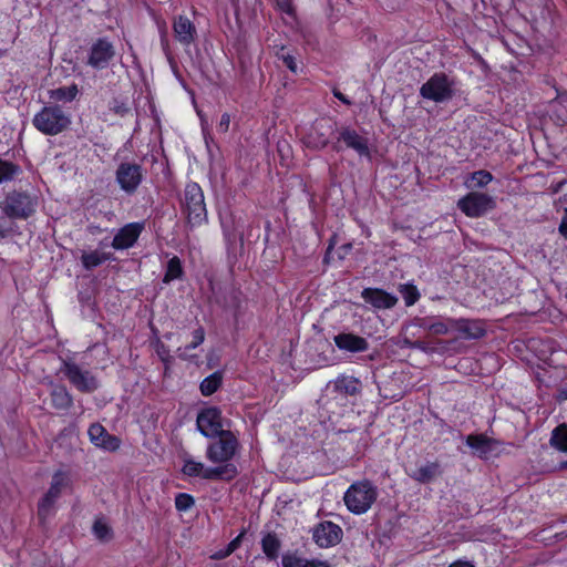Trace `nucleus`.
Returning <instances> with one entry per match:
<instances>
[{"mask_svg": "<svg viewBox=\"0 0 567 567\" xmlns=\"http://www.w3.org/2000/svg\"><path fill=\"white\" fill-rule=\"evenodd\" d=\"M184 476L197 477L206 481H230L237 475V468L233 464L206 466L203 462L196 461L190 455L183 456L181 468Z\"/></svg>", "mask_w": 567, "mask_h": 567, "instance_id": "obj_1", "label": "nucleus"}, {"mask_svg": "<svg viewBox=\"0 0 567 567\" xmlns=\"http://www.w3.org/2000/svg\"><path fill=\"white\" fill-rule=\"evenodd\" d=\"M33 126L44 135H58L71 125V116L56 104L45 105L32 118Z\"/></svg>", "mask_w": 567, "mask_h": 567, "instance_id": "obj_2", "label": "nucleus"}, {"mask_svg": "<svg viewBox=\"0 0 567 567\" xmlns=\"http://www.w3.org/2000/svg\"><path fill=\"white\" fill-rule=\"evenodd\" d=\"M378 497V488L368 480L354 482L346 491L343 501L347 508L355 515L367 513Z\"/></svg>", "mask_w": 567, "mask_h": 567, "instance_id": "obj_3", "label": "nucleus"}, {"mask_svg": "<svg viewBox=\"0 0 567 567\" xmlns=\"http://www.w3.org/2000/svg\"><path fill=\"white\" fill-rule=\"evenodd\" d=\"M184 210L187 214L188 221L195 226L200 225L207 218V210L204 200V194L200 186L196 183L186 185L183 198Z\"/></svg>", "mask_w": 567, "mask_h": 567, "instance_id": "obj_4", "label": "nucleus"}, {"mask_svg": "<svg viewBox=\"0 0 567 567\" xmlns=\"http://www.w3.org/2000/svg\"><path fill=\"white\" fill-rule=\"evenodd\" d=\"M37 207L35 198L25 193H9L0 204L2 212L10 218L25 219L32 215Z\"/></svg>", "mask_w": 567, "mask_h": 567, "instance_id": "obj_5", "label": "nucleus"}, {"mask_svg": "<svg viewBox=\"0 0 567 567\" xmlns=\"http://www.w3.org/2000/svg\"><path fill=\"white\" fill-rule=\"evenodd\" d=\"M219 439L207 446L206 457L212 463L220 465L230 464L238 449V440L230 431L217 435Z\"/></svg>", "mask_w": 567, "mask_h": 567, "instance_id": "obj_6", "label": "nucleus"}, {"mask_svg": "<svg viewBox=\"0 0 567 567\" xmlns=\"http://www.w3.org/2000/svg\"><path fill=\"white\" fill-rule=\"evenodd\" d=\"M422 97L443 103L453 96V82L444 73H435L420 89Z\"/></svg>", "mask_w": 567, "mask_h": 567, "instance_id": "obj_7", "label": "nucleus"}, {"mask_svg": "<svg viewBox=\"0 0 567 567\" xmlns=\"http://www.w3.org/2000/svg\"><path fill=\"white\" fill-rule=\"evenodd\" d=\"M495 199L484 193L472 192L460 198L457 207L467 217L477 218L495 208Z\"/></svg>", "mask_w": 567, "mask_h": 567, "instance_id": "obj_8", "label": "nucleus"}, {"mask_svg": "<svg viewBox=\"0 0 567 567\" xmlns=\"http://www.w3.org/2000/svg\"><path fill=\"white\" fill-rule=\"evenodd\" d=\"M68 483L66 475L62 472H58L53 475L51 485L39 502L38 505V515L42 522H45L54 514V505L58 498L60 497L62 489L65 487Z\"/></svg>", "mask_w": 567, "mask_h": 567, "instance_id": "obj_9", "label": "nucleus"}, {"mask_svg": "<svg viewBox=\"0 0 567 567\" xmlns=\"http://www.w3.org/2000/svg\"><path fill=\"white\" fill-rule=\"evenodd\" d=\"M61 371L70 383L81 392H93L99 388L96 378L89 371L82 369L74 362L64 361Z\"/></svg>", "mask_w": 567, "mask_h": 567, "instance_id": "obj_10", "label": "nucleus"}, {"mask_svg": "<svg viewBox=\"0 0 567 567\" xmlns=\"http://www.w3.org/2000/svg\"><path fill=\"white\" fill-rule=\"evenodd\" d=\"M144 177L143 168L135 163L125 162L116 169V182L122 190L127 194L136 192Z\"/></svg>", "mask_w": 567, "mask_h": 567, "instance_id": "obj_11", "label": "nucleus"}, {"mask_svg": "<svg viewBox=\"0 0 567 567\" xmlns=\"http://www.w3.org/2000/svg\"><path fill=\"white\" fill-rule=\"evenodd\" d=\"M196 424L198 431L206 437H216L226 432L223 430L221 412L215 406L200 411L197 415Z\"/></svg>", "mask_w": 567, "mask_h": 567, "instance_id": "obj_12", "label": "nucleus"}, {"mask_svg": "<svg viewBox=\"0 0 567 567\" xmlns=\"http://www.w3.org/2000/svg\"><path fill=\"white\" fill-rule=\"evenodd\" d=\"M114 56V45L107 39L101 38L91 45L87 53V64L95 70H103L109 66Z\"/></svg>", "mask_w": 567, "mask_h": 567, "instance_id": "obj_13", "label": "nucleus"}, {"mask_svg": "<svg viewBox=\"0 0 567 567\" xmlns=\"http://www.w3.org/2000/svg\"><path fill=\"white\" fill-rule=\"evenodd\" d=\"M333 131L334 125L330 120H319L305 136V144L310 148L321 150L328 145Z\"/></svg>", "mask_w": 567, "mask_h": 567, "instance_id": "obj_14", "label": "nucleus"}, {"mask_svg": "<svg viewBox=\"0 0 567 567\" xmlns=\"http://www.w3.org/2000/svg\"><path fill=\"white\" fill-rule=\"evenodd\" d=\"M342 529L339 525L326 520L315 526L312 538L319 547L328 548L339 544L342 539Z\"/></svg>", "mask_w": 567, "mask_h": 567, "instance_id": "obj_15", "label": "nucleus"}, {"mask_svg": "<svg viewBox=\"0 0 567 567\" xmlns=\"http://www.w3.org/2000/svg\"><path fill=\"white\" fill-rule=\"evenodd\" d=\"M449 322L453 330L457 331L460 338L466 340H477L485 336L486 326L478 319L450 318Z\"/></svg>", "mask_w": 567, "mask_h": 567, "instance_id": "obj_16", "label": "nucleus"}, {"mask_svg": "<svg viewBox=\"0 0 567 567\" xmlns=\"http://www.w3.org/2000/svg\"><path fill=\"white\" fill-rule=\"evenodd\" d=\"M466 444L474 451V454L481 458H488L499 453L498 447L502 443L484 434H471L466 437Z\"/></svg>", "mask_w": 567, "mask_h": 567, "instance_id": "obj_17", "label": "nucleus"}, {"mask_svg": "<svg viewBox=\"0 0 567 567\" xmlns=\"http://www.w3.org/2000/svg\"><path fill=\"white\" fill-rule=\"evenodd\" d=\"M90 441L105 451H116L121 445V440L110 434L104 426L99 423L92 424L87 431Z\"/></svg>", "mask_w": 567, "mask_h": 567, "instance_id": "obj_18", "label": "nucleus"}, {"mask_svg": "<svg viewBox=\"0 0 567 567\" xmlns=\"http://www.w3.org/2000/svg\"><path fill=\"white\" fill-rule=\"evenodd\" d=\"M144 225L141 223H131L122 227L113 238L112 247L117 250L132 247L140 237Z\"/></svg>", "mask_w": 567, "mask_h": 567, "instance_id": "obj_19", "label": "nucleus"}, {"mask_svg": "<svg viewBox=\"0 0 567 567\" xmlns=\"http://www.w3.org/2000/svg\"><path fill=\"white\" fill-rule=\"evenodd\" d=\"M362 298L377 309H391L398 302L395 296L377 288H365L362 291Z\"/></svg>", "mask_w": 567, "mask_h": 567, "instance_id": "obj_20", "label": "nucleus"}, {"mask_svg": "<svg viewBox=\"0 0 567 567\" xmlns=\"http://www.w3.org/2000/svg\"><path fill=\"white\" fill-rule=\"evenodd\" d=\"M333 341L340 350L348 352H364L369 348L364 338L353 333H339L334 336Z\"/></svg>", "mask_w": 567, "mask_h": 567, "instance_id": "obj_21", "label": "nucleus"}, {"mask_svg": "<svg viewBox=\"0 0 567 567\" xmlns=\"http://www.w3.org/2000/svg\"><path fill=\"white\" fill-rule=\"evenodd\" d=\"M174 35L178 42L189 45L194 42L196 28L194 23L185 16H178L173 23Z\"/></svg>", "mask_w": 567, "mask_h": 567, "instance_id": "obj_22", "label": "nucleus"}, {"mask_svg": "<svg viewBox=\"0 0 567 567\" xmlns=\"http://www.w3.org/2000/svg\"><path fill=\"white\" fill-rule=\"evenodd\" d=\"M340 138L349 148L355 151L360 156H370L368 140L359 135L354 130L344 128L340 134Z\"/></svg>", "mask_w": 567, "mask_h": 567, "instance_id": "obj_23", "label": "nucleus"}, {"mask_svg": "<svg viewBox=\"0 0 567 567\" xmlns=\"http://www.w3.org/2000/svg\"><path fill=\"white\" fill-rule=\"evenodd\" d=\"M449 319L450 318L440 319L437 317H426L417 319L415 324L423 330L432 332L433 334L443 336L449 333L452 329Z\"/></svg>", "mask_w": 567, "mask_h": 567, "instance_id": "obj_24", "label": "nucleus"}, {"mask_svg": "<svg viewBox=\"0 0 567 567\" xmlns=\"http://www.w3.org/2000/svg\"><path fill=\"white\" fill-rule=\"evenodd\" d=\"M79 87L76 84H71L69 86H60L56 89H51L48 91V96L51 101L69 103L76 99L79 95Z\"/></svg>", "mask_w": 567, "mask_h": 567, "instance_id": "obj_25", "label": "nucleus"}, {"mask_svg": "<svg viewBox=\"0 0 567 567\" xmlns=\"http://www.w3.org/2000/svg\"><path fill=\"white\" fill-rule=\"evenodd\" d=\"M441 474L440 464L431 462L420 466L410 476L419 483L425 484L432 482L436 476Z\"/></svg>", "mask_w": 567, "mask_h": 567, "instance_id": "obj_26", "label": "nucleus"}, {"mask_svg": "<svg viewBox=\"0 0 567 567\" xmlns=\"http://www.w3.org/2000/svg\"><path fill=\"white\" fill-rule=\"evenodd\" d=\"M284 567H330L327 563L318 559H307L296 555H286L282 557Z\"/></svg>", "mask_w": 567, "mask_h": 567, "instance_id": "obj_27", "label": "nucleus"}, {"mask_svg": "<svg viewBox=\"0 0 567 567\" xmlns=\"http://www.w3.org/2000/svg\"><path fill=\"white\" fill-rule=\"evenodd\" d=\"M359 381L352 377H341L334 381V390L340 394L354 395L359 392Z\"/></svg>", "mask_w": 567, "mask_h": 567, "instance_id": "obj_28", "label": "nucleus"}, {"mask_svg": "<svg viewBox=\"0 0 567 567\" xmlns=\"http://www.w3.org/2000/svg\"><path fill=\"white\" fill-rule=\"evenodd\" d=\"M111 258V254L93 250L82 254L81 260L85 269L95 268Z\"/></svg>", "mask_w": 567, "mask_h": 567, "instance_id": "obj_29", "label": "nucleus"}, {"mask_svg": "<svg viewBox=\"0 0 567 567\" xmlns=\"http://www.w3.org/2000/svg\"><path fill=\"white\" fill-rule=\"evenodd\" d=\"M51 398L55 409L68 410L72 405V396L64 386H55L51 392Z\"/></svg>", "mask_w": 567, "mask_h": 567, "instance_id": "obj_30", "label": "nucleus"}, {"mask_svg": "<svg viewBox=\"0 0 567 567\" xmlns=\"http://www.w3.org/2000/svg\"><path fill=\"white\" fill-rule=\"evenodd\" d=\"M550 445L557 451L567 453V425L560 424L551 432Z\"/></svg>", "mask_w": 567, "mask_h": 567, "instance_id": "obj_31", "label": "nucleus"}, {"mask_svg": "<svg viewBox=\"0 0 567 567\" xmlns=\"http://www.w3.org/2000/svg\"><path fill=\"white\" fill-rule=\"evenodd\" d=\"M493 176L487 171H476L472 173L464 182V185L467 188H482L491 183Z\"/></svg>", "mask_w": 567, "mask_h": 567, "instance_id": "obj_32", "label": "nucleus"}, {"mask_svg": "<svg viewBox=\"0 0 567 567\" xmlns=\"http://www.w3.org/2000/svg\"><path fill=\"white\" fill-rule=\"evenodd\" d=\"M205 340V331L202 327H198L193 331V340L188 346L179 347L177 349L178 357L182 359H189L193 358V355L189 353L192 349L197 348L200 346Z\"/></svg>", "mask_w": 567, "mask_h": 567, "instance_id": "obj_33", "label": "nucleus"}, {"mask_svg": "<svg viewBox=\"0 0 567 567\" xmlns=\"http://www.w3.org/2000/svg\"><path fill=\"white\" fill-rule=\"evenodd\" d=\"M21 173V167L0 157V184L13 181Z\"/></svg>", "mask_w": 567, "mask_h": 567, "instance_id": "obj_34", "label": "nucleus"}, {"mask_svg": "<svg viewBox=\"0 0 567 567\" xmlns=\"http://www.w3.org/2000/svg\"><path fill=\"white\" fill-rule=\"evenodd\" d=\"M92 532L100 542H109L113 537V532L104 518H96Z\"/></svg>", "mask_w": 567, "mask_h": 567, "instance_id": "obj_35", "label": "nucleus"}, {"mask_svg": "<svg viewBox=\"0 0 567 567\" xmlns=\"http://www.w3.org/2000/svg\"><path fill=\"white\" fill-rule=\"evenodd\" d=\"M221 384V375L218 372L205 378L200 383V392L203 395H212Z\"/></svg>", "mask_w": 567, "mask_h": 567, "instance_id": "obj_36", "label": "nucleus"}, {"mask_svg": "<svg viewBox=\"0 0 567 567\" xmlns=\"http://www.w3.org/2000/svg\"><path fill=\"white\" fill-rule=\"evenodd\" d=\"M261 545L268 558L275 559L278 556L280 544L276 536L268 534L262 538Z\"/></svg>", "mask_w": 567, "mask_h": 567, "instance_id": "obj_37", "label": "nucleus"}, {"mask_svg": "<svg viewBox=\"0 0 567 567\" xmlns=\"http://www.w3.org/2000/svg\"><path fill=\"white\" fill-rule=\"evenodd\" d=\"M400 292L404 299V302L408 307L413 306L420 298V293L415 286L413 285H401Z\"/></svg>", "mask_w": 567, "mask_h": 567, "instance_id": "obj_38", "label": "nucleus"}, {"mask_svg": "<svg viewBox=\"0 0 567 567\" xmlns=\"http://www.w3.org/2000/svg\"><path fill=\"white\" fill-rule=\"evenodd\" d=\"M181 275H182L181 261L177 257H174L168 261L164 281L168 282V281L175 280V279L179 278Z\"/></svg>", "mask_w": 567, "mask_h": 567, "instance_id": "obj_39", "label": "nucleus"}, {"mask_svg": "<svg viewBox=\"0 0 567 567\" xmlns=\"http://www.w3.org/2000/svg\"><path fill=\"white\" fill-rule=\"evenodd\" d=\"M194 504V497L187 493H179L175 497V507L178 512H187Z\"/></svg>", "mask_w": 567, "mask_h": 567, "instance_id": "obj_40", "label": "nucleus"}, {"mask_svg": "<svg viewBox=\"0 0 567 567\" xmlns=\"http://www.w3.org/2000/svg\"><path fill=\"white\" fill-rule=\"evenodd\" d=\"M281 51H284V49H281ZM279 56V59L282 60V62L285 63V65L293 73L297 72L298 70V65H297V62H296V59L289 54V53H285L282 52L281 54H277Z\"/></svg>", "mask_w": 567, "mask_h": 567, "instance_id": "obj_41", "label": "nucleus"}, {"mask_svg": "<svg viewBox=\"0 0 567 567\" xmlns=\"http://www.w3.org/2000/svg\"><path fill=\"white\" fill-rule=\"evenodd\" d=\"M230 125V115L228 113H224L220 117V121L217 125V130L220 133H226L229 130Z\"/></svg>", "mask_w": 567, "mask_h": 567, "instance_id": "obj_42", "label": "nucleus"}, {"mask_svg": "<svg viewBox=\"0 0 567 567\" xmlns=\"http://www.w3.org/2000/svg\"><path fill=\"white\" fill-rule=\"evenodd\" d=\"M279 10L284 13H287V14H292L293 12V8H292V3H291V0H275Z\"/></svg>", "mask_w": 567, "mask_h": 567, "instance_id": "obj_43", "label": "nucleus"}, {"mask_svg": "<svg viewBox=\"0 0 567 567\" xmlns=\"http://www.w3.org/2000/svg\"><path fill=\"white\" fill-rule=\"evenodd\" d=\"M241 537H243V533L239 534L236 538H234L228 545H227V550L228 553L233 554L240 545V542H241Z\"/></svg>", "mask_w": 567, "mask_h": 567, "instance_id": "obj_44", "label": "nucleus"}, {"mask_svg": "<svg viewBox=\"0 0 567 567\" xmlns=\"http://www.w3.org/2000/svg\"><path fill=\"white\" fill-rule=\"evenodd\" d=\"M229 555H231V554L228 553L227 548H225V549H220V550L216 551L215 554H213L212 558L213 559H224V558L228 557Z\"/></svg>", "mask_w": 567, "mask_h": 567, "instance_id": "obj_45", "label": "nucleus"}, {"mask_svg": "<svg viewBox=\"0 0 567 567\" xmlns=\"http://www.w3.org/2000/svg\"><path fill=\"white\" fill-rule=\"evenodd\" d=\"M559 231L561 233L563 236L567 237V210L559 225Z\"/></svg>", "mask_w": 567, "mask_h": 567, "instance_id": "obj_46", "label": "nucleus"}, {"mask_svg": "<svg viewBox=\"0 0 567 567\" xmlns=\"http://www.w3.org/2000/svg\"><path fill=\"white\" fill-rule=\"evenodd\" d=\"M412 348L413 349H419V350L424 351V352L427 351V347H426V344L423 341H415V342H413V347Z\"/></svg>", "mask_w": 567, "mask_h": 567, "instance_id": "obj_47", "label": "nucleus"}, {"mask_svg": "<svg viewBox=\"0 0 567 567\" xmlns=\"http://www.w3.org/2000/svg\"><path fill=\"white\" fill-rule=\"evenodd\" d=\"M450 567H475V566L468 561L458 560V561L451 564Z\"/></svg>", "mask_w": 567, "mask_h": 567, "instance_id": "obj_48", "label": "nucleus"}, {"mask_svg": "<svg viewBox=\"0 0 567 567\" xmlns=\"http://www.w3.org/2000/svg\"><path fill=\"white\" fill-rule=\"evenodd\" d=\"M334 96L346 104H350V101L340 92H334Z\"/></svg>", "mask_w": 567, "mask_h": 567, "instance_id": "obj_49", "label": "nucleus"}, {"mask_svg": "<svg viewBox=\"0 0 567 567\" xmlns=\"http://www.w3.org/2000/svg\"><path fill=\"white\" fill-rule=\"evenodd\" d=\"M402 348H412L413 347V342L410 341L409 339L404 338L400 344Z\"/></svg>", "mask_w": 567, "mask_h": 567, "instance_id": "obj_50", "label": "nucleus"}, {"mask_svg": "<svg viewBox=\"0 0 567 567\" xmlns=\"http://www.w3.org/2000/svg\"><path fill=\"white\" fill-rule=\"evenodd\" d=\"M8 236V231L0 226V240Z\"/></svg>", "mask_w": 567, "mask_h": 567, "instance_id": "obj_51", "label": "nucleus"}, {"mask_svg": "<svg viewBox=\"0 0 567 567\" xmlns=\"http://www.w3.org/2000/svg\"><path fill=\"white\" fill-rule=\"evenodd\" d=\"M561 396H563L564 399H567V391H563Z\"/></svg>", "mask_w": 567, "mask_h": 567, "instance_id": "obj_52", "label": "nucleus"}, {"mask_svg": "<svg viewBox=\"0 0 567 567\" xmlns=\"http://www.w3.org/2000/svg\"><path fill=\"white\" fill-rule=\"evenodd\" d=\"M203 131H205V122L202 120Z\"/></svg>", "mask_w": 567, "mask_h": 567, "instance_id": "obj_53", "label": "nucleus"}]
</instances>
